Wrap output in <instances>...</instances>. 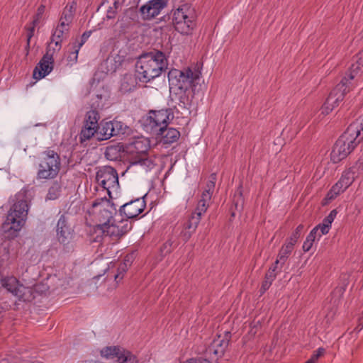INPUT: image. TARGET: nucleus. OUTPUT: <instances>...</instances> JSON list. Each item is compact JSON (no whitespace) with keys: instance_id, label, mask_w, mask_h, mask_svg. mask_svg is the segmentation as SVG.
<instances>
[{"instance_id":"1","label":"nucleus","mask_w":363,"mask_h":363,"mask_svg":"<svg viewBox=\"0 0 363 363\" xmlns=\"http://www.w3.org/2000/svg\"><path fill=\"white\" fill-rule=\"evenodd\" d=\"M28 211L29 206L26 194L22 192L17 194L1 225L2 233L6 238L14 239L18 235L26 224Z\"/></svg>"},{"instance_id":"23","label":"nucleus","mask_w":363,"mask_h":363,"mask_svg":"<svg viewBox=\"0 0 363 363\" xmlns=\"http://www.w3.org/2000/svg\"><path fill=\"white\" fill-rule=\"evenodd\" d=\"M157 138L160 137V141L164 144H172L179 138L180 133L173 128H164L162 130L155 134Z\"/></svg>"},{"instance_id":"10","label":"nucleus","mask_w":363,"mask_h":363,"mask_svg":"<svg viewBox=\"0 0 363 363\" xmlns=\"http://www.w3.org/2000/svg\"><path fill=\"white\" fill-rule=\"evenodd\" d=\"M175 29L182 34H189L195 26V17L187 6L177 9L173 14Z\"/></svg>"},{"instance_id":"15","label":"nucleus","mask_w":363,"mask_h":363,"mask_svg":"<svg viewBox=\"0 0 363 363\" xmlns=\"http://www.w3.org/2000/svg\"><path fill=\"white\" fill-rule=\"evenodd\" d=\"M146 203L144 198H139L123 205L120 208L119 215L125 216L124 219L136 218L145 208Z\"/></svg>"},{"instance_id":"12","label":"nucleus","mask_w":363,"mask_h":363,"mask_svg":"<svg viewBox=\"0 0 363 363\" xmlns=\"http://www.w3.org/2000/svg\"><path fill=\"white\" fill-rule=\"evenodd\" d=\"M99 119L100 116L97 111L90 110L86 112L79 133V140L81 143L90 140L94 135L96 136Z\"/></svg>"},{"instance_id":"52","label":"nucleus","mask_w":363,"mask_h":363,"mask_svg":"<svg viewBox=\"0 0 363 363\" xmlns=\"http://www.w3.org/2000/svg\"><path fill=\"white\" fill-rule=\"evenodd\" d=\"M113 150H114V149H113V147L107 148L106 152V155H109V153H110L111 152L113 151Z\"/></svg>"},{"instance_id":"47","label":"nucleus","mask_w":363,"mask_h":363,"mask_svg":"<svg viewBox=\"0 0 363 363\" xmlns=\"http://www.w3.org/2000/svg\"><path fill=\"white\" fill-rule=\"evenodd\" d=\"M337 211L336 210H333L330 211V213L328 214V216L327 217H325L327 218V220L330 222V223H332L335 219V218L336 217V215H337Z\"/></svg>"},{"instance_id":"18","label":"nucleus","mask_w":363,"mask_h":363,"mask_svg":"<svg viewBox=\"0 0 363 363\" xmlns=\"http://www.w3.org/2000/svg\"><path fill=\"white\" fill-rule=\"evenodd\" d=\"M360 77L361 75L359 74L353 72L350 69L340 82L336 85L334 89L340 87L339 91L342 94V100L345 99V95L357 85V82Z\"/></svg>"},{"instance_id":"17","label":"nucleus","mask_w":363,"mask_h":363,"mask_svg":"<svg viewBox=\"0 0 363 363\" xmlns=\"http://www.w3.org/2000/svg\"><path fill=\"white\" fill-rule=\"evenodd\" d=\"M339 90L340 87L337 89H333L331 91L325 101L319 109V117L323 118L325 116H328L343 101L342 94Z\"/></svg>"},{"instance_id":"29","label":"nucleus","mask_w":363,"mask_h":363,"mask_svg":"<svg viewBox=\"0 0 363 363\" xmlns=\"http://www.w3.org/2000/svg\"><path fill=\"white\" fill-rule=\"evenodd\" d=\"M84 41L79 42L78 40H76L71 45L70 49L72 50L68 56L67 59L69 62L71 63H76L78 58V53L81 48V47L83 45Z\"/></svg>"},{"instance_id":"41","label":"nucleus","mask_w":363,"mask_h":363,"mask_svg":"<svg viewBox=\"0 0 363 363\" xmlns=\"http://www.w3.org/2000/svg\"><path fill=\"white\" fill-rule=\"evenodd\" d=\"M317 227H318V231L317 233L318 238H320L322 235L327 234L330 230V228L324 224H319Z\"/></svg>"},{"instance_id":"49","label":"nucleus","mask_w":363,"mask_h":363,"mask_svg":"<svg viewBox=\"0 0 363 363\" xmlns=\"http://www.w3.org/2000/svg\"><path fill=\"white\" fill-rule=\"evenodd\" d=\"M321 224H324L325 225H327V227H328L329 228H330L331 227V224L330 222H329L326 218H325L323 220V223Z\"/></svg>"},{"instance_id":"2","label":"nucleus","mask_w":363,"mask_h":363,"mask_svg":"<svg viewBox=\"0 0 363 363\" xmlns=\"http://www.w3.org/2000/svg\"><path fill=\"white\" fill-rule=\"evenodd\" d=\"M363 140V116L351 123L336 141L330 153L331 160L337 163L347 156Z\"/></svg>"},{"instance_id":"8","label":"nucleus","mask_w":363,"mask_h":363,"mask_svg":"<svg viewBox=\"0 0 363 363\" xmlns=\"http://www.w3.org/2000/svg\"><path fill=\"white\" fill-rule=\"evenodd\" d=\"M116 214L117 213L114 204L105 197L95 200L88 210L89 220L96 225L110 223Z\"/></svg>"},{"instance_id":"53","label":"nucleus","mask_w":363,"mask_h":363,"mask_svg":"<svg viewBox=\"0 0 363 363\" xmlns=\"http://www.w3.org/2000/svg\"><path fill=\"white\" fill-rule=\"evenodd\" d=\"M88 37H89V35H86V34H85V33H84V34H83V35H82V40H81L80 42L84 41V42H85V40H86V39Z\"/></svg>"},{"instance_id":"35","label":"nucleus","mask_w":363,"mask_h":363,"mask_svg":"<svg viewBox=\"0 0 363 363\" xmlns=\"http://www.w3.org/2000/svg\"><path fill=\"white\" fill-rule=\"evenodd\" d=\"M303 228L304 226L302 224L298 225L295 230L291 233V236L286 240V242L291 243L294 246L301 237Z\"/></svg>"},{"instance_id":"38","label":"nucleus","mask_w":363,"mask_h":363,"mask_svg":"<svg viewBox=\"0 0 363 363\" xmlns=\"http://www.w3.org/2000/svg\"><path fill=\"white\" fill-rule=\"evenodd\" d=\"M45 13V6L43 4H41L38 6L37 9L36 13L33 16V21H34V23H40L43 22L44 19V15Z\"/></svg>"},{"instance_id":"22","label":"nucleus","mask_w":363,"mask_h":363,"mask_svg":"<svg viewBox=\"0 0 363 363\" xmlns=\"http://www.w3.org/2000/svg\"><path fill=\"white\" fill-rule=\"evenodd\" d=\"M57 228V236L59 242L64 245L69 243L72 239V233L63 216L58 220Z\"/></svg>"},{"instance_id":"42","label":"nucleus","mask_w":363,"mask_h":363,"mask_svg":"<svg viewBox=\"0 0 363 363\" xmlns=\"http://www.w3.org/2000/svg\"><path fill=\"white\" fill-rule=\"evenodd\" d=\"M8 257H9V251L7 250V249L4 246L0 245V264L5 259H6L8 258Z\"/></svg>"},{"instance_id":"9","label":"nucleus","mask_w":363,"mask_h":363,"mask_svg":"<svg viewBox=\"0 0 363 363\" xmlns=\"http://www.w3.org/2000/svg\"><path fill=\"white\" fill-rule=\"evenodd\" d=\"M171 117L172 114L169 109L150 111L144 121V127L147 131L157 134L167 127Z\"/></svg>"},{"instance_id":"43","label":"nucleus","mask_w":363,"mask_h":363,"mask_svg":"<svg viewBox=\"0 0 363 363\" xmlns=\"http://www.w3.org/2000/svg\"><path fill=\"white\" fill-rule=\"evenodd\" d=\"M325 353V350L322 347L318 348L315 353L311 357V358L316 363L318 358L323 355Z\"/></svg>"},{"instance_id":"28","label":"nucleus","mask_w":363,"mask_h":363,"mask_svg":"<svg viewBox=\"0 0 363 363\" xmlns=\"http://www.w3.org/2000/svg\"><path fill=\"white\" fill-rule=\"evenodd\" d=\"M20 285L18 280L14 277H9L2 279V286L12 294Z\"/></svg>"},{"instance_id":"46","label":"nucleus","mask_w":363,"mask_h":363,"mask_svg":"<svg viewBox=\"0 0 363 363\" xmlns=\"http://www.w3.org/2000/svg\"><path fill=\"white\" fill-rule=\"evenodd\" d=\"M69 24L70 23H68L67 22L63 21L60 19V23H59V25L57 27H58L60 29H62V30H66V31L68 32V30L69 29Z\"/></svg>"},{"instance_id":"56","label":"nucleus","mask_w":363,"mask_h":363,"mask_svg":"<svg viewBox=\"0 0 363 363\" xmlns=\"http://www.w3.org/2000/svg\"><path fill=\"white\" fill-rule=\"evenodd\" d=\"M330 194H333V195L330 196V199H332V198L333 197V196H335L334 194H331L330 192V194H328V196H330Z\"/></svg>"},{"instance_id":"33","label":"nucleus","mask_w":363,"mask_h":363,"mask_svg":"<svg viewBox=\"0 0 363 363\" xmlns=\"http://www.w3.org/2000/svg\"><path fill=\"white\" fill-rule=\"evenodd\" d=\"M361 169V164H356L350 168H349L347 170L344 172L342 177L345 178V179L350 181V183L352 184L354 182V179L358 176L359 174V171Z\"/></svg>"},{"instance_id":"37","label":"nucleus","mask_w":363,"mask_h":363,"mask_svg":"<svg viewBox=\"0 0 363 363\" xmlns=\"http://www.w3.org/2000/svg\"><path fill=\"white\" fill-rule=\"evenodd\" d=\"M60 186L58 183H54L49 189L47 199L49 200L56 199L60 193Z\"/></svg>"},{"instance_id":"7","label":"nucleus","mask_w":363,"mask_h":363,"mask_svg":"<svg viewBox=\"0 0 363 363\" xmlns=\"http://www.w3.org/2000/svg\"><path fill=\"white\" fill-rule=\"evenodd\" d=\"M61 168L59 155L52 150L44 151L39 158L37 178L50 180L57 177Z\"/></svg>"},{"instance_id":"36","label":"nucleus","mask_w":363,"mask_h":363,"mask_svg":"<svg viewBox=\"0 0 363 363\" xmlns=\"http://www.w3.org/2000/svg\"><path fill=\"white\" fill-rule=\"evenodd\" d=\"M350 69L360 75L363 74V50L358 53L357 62L353 64Z\"/></svg>"},{"instance_id":"48","label":"nucleus","mask_w":363,"mask_h":363,"mask_svg":"<svg viewBox=\"0 0 363 363\" xmlns=\"http://www.w3.org/2000/svg\"><path fill=\"white\" fill-rule=\"evenodd\" d=\"M115 16V11H111V10H108V12H107V18H113Z\"/></svg>"},{"instance_id":"44","label":"nucleus","mask_w":363,"mask_h":363,"mask_svg":"<svg viewBox=\"0 0 363 363\" xmlns=\"http://www.w3.org/2000/svg\"><path fill=\"white\" fill-rule=\"evenodd\" d=\"M273 281L265 279L264 281L262 284V286L260 289L261 293L264 294L272 285Z\"/></svg>"},{"instance_id":"24","label":"nucleus","mask_w":363,"mask_h":363,"mask_svg":"<svg viewBox=\"0 0 363 363\" xmlns=\"http://www.w3.org/2000/svg\"><path fill=\"white\" fill-rule=\"evenodd\" d=\"M67 33V31L57 27L52 35L51 41L48 44V47L51 46L52 50L58 52L61 49V43L63 39L66 37Z\"/></svg>"},{"instance_id":"34","label":"nucleus","mask_w":363,"mask_h":363,"mask_svg":"<svg viewBox=\"0 0 363 363\" xmlns=\"http://www.w3.org/2000/svg\"><path fill=\"white\" fill-rule=\"evenodd\" d=\"M118 363H138V360L135 355L130 351L124 349L121 355L118 357Z\"/></svg>"},{"instance_id":"45","label":"nucleus","mask_w":363,"mask_h":363,"mask_svg":"<svg viewBox=\"0 0 363 363\" xmlns=\"http://www.w3.org/2000/svg\"><path fill=\"white\" fill-rule=\"evenodd\" d=\"M277 277V272H274V269L269 268L268 272L266 273L265 279L274 281Z\"/></svg>"},{"instance_id":"40","label":"nucleus","mask_w":363,"mask_h":363,"mask_svg":"<svg viewBox=\"0 0 363 363\" xmlns=\"http://www.w3.org/2000/svg\"><path fill=\"white\" fill-rule=\"evenodd\" d=\"M38 23H34V21H33L30 25L26 26V28L27 30L28 43H29L30 38L33 36L35 28L36 26H38Z\"/></svg>"},{"instance_id":"54","label":"nucleus","mask_w":363,"mask_h":363,"mask_svg":"<svg viewBox=\"0 0 363 363\" xmlns=\"http://www.w3.org/2000/svg\"><path fill=\"white\" fill-rule=\"evenodd\" d=\"M305 363H315V362L311 358H310Z\"/></svg>"},{"instance_id":"4","label":"nucleus","mask_w":363,"mask_h":363,"mask_svg":"<svg viewBox=\"0 0 363 363\" xmlns=\"http://www.w3.org/2000/svg\"><path fill=\"white\" fill-rule=\"evenodd\" d=\"M150 148V141L147 138L141 137L137 138L127 144L124 152L131 164H139L147 170L155 167L154 159L148 155Z\"/></svg>"},{"instance_id":"20","label":"nucleus","mask_w":363,"mask_h":363,"mask_svg":"<svg viewBox=\"0 0 363 363\" xmlns=\"http://www.w3.org/2000/svg\"><path fill=\"white\" fill-rule=\"evenodd\" d=\"M163 7L161 0H151L140 8V12L143 18L149 19L157 16Z\"/></svg>"},{"instance_id":"19","label":"nucleus","mask_w":363,"mask_h":363,"mask_svg":"<svg viewBox=\"0 0 363 363\" xmlns=\"http://www.w3.org/2000/svg\"><path fill=\"white\" fill-rule=\"evenodd\" d=\"M200 221L199 218L191 214L189 218L183 224L179 237L184 242H186L195 233Z\"/></svg>"},{"instance_id":"39","label":"nucleus","mask_w":363,"mask_h":363,"mask_svg":"<svg viewBox=\"0 0 363 363\" xmlns=\"http://www.w3.org/2000/svg\"><path fill=\"white\" fill-rule=\"evenodd\" d=\"M73 18L72 6H66L62 12L60 20L71 23Z\"/></svg>"},{"instance_id":"30","label":"nucleus","mask_w":363,"mask_h":363,"mask_svg":"<svg viewBox=\"0 0 363 363\" xmlns=\"http://www.w3.org/2000/svg\"><path fill=\"white\" fill-rule=\"evenodd\" d=\"M350 185V181L341 177L340 180L332 187L330 193L337 196L345 191Z\"/></svg>"},{"instance_id":"51","label":"nucleus","mask_w":363,"mask_h":363,"mask_svg":"<svg viewBox=\"0 0 363 363\" xmlns=\"http://www.w3.org/2000/svg\"><path fill=\"white\" fill-rule=\"evenodd\" d=\"M281 265L280 264V267H279V264L275 265V263L273 264V266L271 267L272 269H274V272H276V270L279 268V269H281Z\"/></svg>"},{"instance_id":"5","label":"nucleus","mask_w":363,"mask_h":363,"mask_svg":"<svg viewBox=\"0 0 363 363\" xmlns=\"http://www.w3.org/2000/svg\"><path fill=\"white\" fill-rule=\"evenodd\" d=\"M130 229V224L121 215L116 214L110 223L97 224L93 228V233L96 234L93 238L94 242H101L103 238H109L117 241Z\"/></svg>"},{"instance_id":"11","label":"nucleus","mask_w":363,"mask_h":363,"mask_svg":"<svg viewBox=\"0 0 363 363\" xmlns=\"http://www.w3.org/2000/svg\"><path fill=\"white\" fill-rule=\"evenodd\" d=\"M96 179L110 197L112 191H117L119 189L118 173L110 166L101 167L96 172Z\"/></svg>"},{"instance_id":"26","label":"nucleus","mask_w":363,"mask_h":363,"mask_svg":"<svg viewBox=\"0 0 363 363\" xmlns=\"http://www.w3.org/2000/svg\"><path fill=\"white\" fill-rule=\"evenodd\" d=\"M124 348L120 346H109L104 347L100 350V355L105 359H113L117 358L118 359V357L121 355L123 352Z\"/></svg>"},{"instance_id":"13","label":"nucleus","mask_w":363,"mask_h":363,"mask_svg":"<svg viewBox=\"0 0 363 363\" xmlns=\"http://www.w3.org/2000/svg\"><path fill=\"white\" fill-rule=\"evenodd\" d=\"M216 182V175L215 174H212L209 177V180L206 183V189L201 195V198L198 201L195 211L191 213L200 219H201L202 216L205 214L210 206L211 197L215 189Z\"/></svg>"},{"instance_id":"55","label":"nucleus","mask_w":363,"mask_h":363,"mask_svg":"<svg viewBox=\"0 0 363 363\" xmlns=\"http://www.w3.org/2000/svg\"><path fill=\"white\" fill-rule=\"evenodd\" d=\"M117 4H118V0H114V2H113L114 6H116Z\"/></svg>"},{"instance_id":"50","label":"nucleus","mask_w":363,"mask_h":363,"mask_svg":"<svg viewBox=\"0 0 363 363\" xmlns=\"http://www.w3.org/2000/svg\"><path fill=\"white\" fill-rule=\"evenodd\" d=\"M82 363H104V362L99 361V360L91 359V360H86V361L83 362Z\"/></svg>"},{"instance_id":"25","label":"nucleus","mask_w":363,"mask_h":363,"mask_svg":"<svg viewBox=\"0 0 363 363\" xmlns=\"http://www.w3.org/2000/svg\"><path fill=\"white\" fill-rule=\"evenodd\" d=\"M294 246L291 243L285 241L284 244L281 246L275 261V265L281 264L283 266L286 262L288 257L294 250Z\"/></svg>"},{"instance_id":"14","label":"nucleus","mask_w":363,"mask_h":363,"mask_svg":"<svg viewBox=\"0 0 363 363\" xmlns=\"http://www.w3.org/2000/svg\"><path fill=\"white\" fill-rule=\"evenodd\" d=\"M55 52L52 50L51 46L48 47L46 53L37 64L33 73V78L40 80L48 75L54 67L53 55Z\"/></svg>"},{"instance_id":"6","label":"nucleus","mask_w":363,"mask_h":363,"mask_svg":"<svg viewBox=\"0 0 363 363\" xmlns=\"http://www.w3.org/2000/svg\"><path fill=\"white\" fill-rule=\"evenodd\" d=\"M200 77L201 72L196 69H173L168 74L170 89L176 91L177 94L185 93L190 88L195 86V83H197Z\"/></svg>"},{"instance_id":"31","label":"nucleus","mask_w":363,"mask_h":363,"mask_svg":"<svg viewBox=\"0 0 363 363\" xmlns=\"http://www.w3.org/2000/svg\"><path fill=\"white\" fill-rule=\"evenodd\" d=\"M127 270L125 264H122L118 269V273L114 276V280L108 290L113 291L118 286V283L123 279Z\"/></svg>"},{"instance_id":"32","label":"nucleus","mask_w":363,"mask_h":363,"mask_svg":"<svg viewBox=\"0 0 363 363\" xmlns=\"http://www.w3.org/2000/svg\"><path fill=\"white\" fill-rule=\"evenodd\" d=\"M318 227H315L306 237V239L302 246L303 250L304 252H308L311 249L315 240L318 237Z\"/></svg>"},{"instance_id":"3","label":"nucleus","mask_w":363,"mask_h":363,"mask_svg":"<svg viewBox=\"0 0 363 363\" xmlns=\"http://www.w3.org/2000/svg\"><path fill=\"white\" fill-rule=\"evenodd\" d=\"M167 68V60L164 54L157 51L141 55L136 63L138 79L144 83L160 76Z\"/></svg>"},{"instance_id":"16","label":"nucleus","mask_w":363,"mask_h":363,"mask_svg":"<svg viewBox=\"0 0 363 363\" xmlns=\"http://www.w3.org/2000/svg\"><path fill=\"white\" fill-rule=\"evenodd\" d=\"M122 130V123L117 121L103 122L99 125L96 138L106 140L111 137L118 135Z\"/></svg>"},{"instance_id":"21","label":"nucleus","mask_w":363,"mask_h":363,"mask_svg":"<svg viewBox=\"0 0 363 363\" xmlns=\"http://www.w3.org/2000/svg\"><path fill=\"white\" fill-rule=\"evenodd\" d=\"M230 333L227 332L225 334L224 337H221L218 335L216 339H215L211 346V351L218 357H222L227 349L229 342H230Z\"/></svg>"},{"instance_id":"27","label":"nucleus","mask_w":363,"mask_h":363,"mask_svg":"<svg viewBox=\"0 0 363 363\" xmlns=\"http://www.w3.org/2000/svg\"><path fill=\"white\" fill-rule=\"evenodd\" d=\"M13 295L16 296L20 301H29L33 298L32 289L21 284Z\"/></svg>"}]
</instances>
